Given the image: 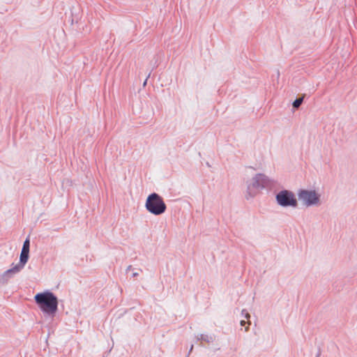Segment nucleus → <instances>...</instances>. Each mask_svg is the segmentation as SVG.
<instances>
[{"label":"nucleus","instance_id":"obj_1","mask_svg":"<svg viewBox=\"0 0 357 357\" xmlns=\"http://www.w3.org/2000/svg\"><path fill=\"white\" fill-rule=\"evenodd\" d=\"M36 303L45 313L53 314L57 310V298L50 291L37 294L34 296Z\"/></svg>","mask_w":357,"mask_h":357},{"label":"nucleus","instance_id":"obj_2","mask_svg":"<svg viewBox=\"0 0 357 357\" xmlns=\"http://www.w3.org/2000/svg\"><path fill=\"white\" fill-rule=\"evenodd\" d=\"M145 207L149 213L155 215L164 213L167 208L163 199L156 193H152L148 196Z\"/></svg>","mask_w":357,"mask_h":357},{"label":"nucleus","instance_id":"obj_6","mask_svg":"<svg viewBox=\"0 0 357 357\" xmlns=\"http://www.w3.org/2000/svg\"><path fill=\"white\" fill-rule=\"evenodd\" d=\"M24 264H22L20 262V264H16L15 266H13V268L7 270L5 273H4V275H8L10 274H15V273H18L23 267H24Z\"/></svg>","mask_w":357,"mask_h":357},{"label":"nucleus","instance_id":"obj_3","mask_svg":"<svg viewBox=\"0 0 357 357\" xmlns=\"http://www.w3.org/2000/svg\"><path fill=\"white\" fill-rule=\"evenodd\" d=\"M276 199L278 204L282 206H296L297 200L293 192L288 190H282L280 192Z\"/></svg>","mask_w":357,"mask_h":357},{"label":"nucleus","instance_id":"obj_5","mask_svg":"<svg viewBox=\"0 0 357 357\" xmlns=\"http://www.w3.org/2000/svg\"><path fill=\"white\" fill-rule=\"evenodd\" d=\"M29 252V240L26 239L23 244L22 250L20 254V262L25 264L27 262Z\"/></svg>","mask_w":357,"mask_h":357},{"label":"nucleus","instance_id":"obj_8","mask_svg":"<svg viewBox=\"0 0 357 357\" xmlns=\"http://www.w3.org/2000/svg\"><path fill=\"white\" fill-rule=\"evenodd\" d=\"M245 324H246V321H244V320L241 321V326H245Z\"/></svg>","mask_w":357,"mask_h":357},{"label":"nucleus","instance_id":"obj_10","mask_svg":"<svg viewBox=\"0 0 357 357\" xmlns=\"http://www.w3.org/2000/svg\"><path fill=\"white\" fill-rule=\"evenodd\" d=\"M248 326L245 327V331H248Z\"/></svg>","mask_w":357,"mask_h":357},{"label":"nucleus","instance_id":"obj_9","mask_svg":"<svg viewBox=\"0 0 357 357\" xmlns=\"http://www.w3.org/2000/svg\"><path fill=\"white\" fill-rule=\"evenodd\" d=\"M245 317H246V319H248L250 318V314L248 313H246L245 314Z\"/></svg>","mask_w":357,"mask_h":357},{"label":"nucleus","instance_id":"obj_4","mask_svg":"<svg viewBox=\"0 0 357 357\" xmlns=\"http://www.w3.org/2000/svg\"><path fill=\"white\" fill-rule=\"evenodd\" d=\"M298 198L301 200L305 205L311 206L317 204L319 200V196L314 190H303L298 192Z\"/></svg>","mask_w":357,"mask_h":357},{"label":"nucleus","instance_id":"obj_7","mask_svg":"<svg viewBox=\"0 0 357 357\" xmlns=\"http://www.w3.org/2000/svg\"><path fill=\"white\" fill-rule=\"evenodd\" d=\"M303 98H297L293 102V106L294 107H296V108H298L301 105V103L303 102Z\"/></svg>","mask_w":357,"mask_h":357}]
</instances>
